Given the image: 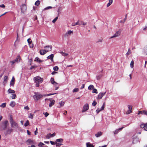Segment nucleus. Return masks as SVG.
I'll return each instance as SVG.
<instances>
[{
	"label": "nucleus",
	"mask_w": 147,
	"mask_h": 147,
	"mask_svg": "<svg viewBox=\"0 0 147 147\" xmlns=\"http://www.w3.org/2000/svg\"><path fill=\"white\" fill-rule=\"evenodd\" d=\"M9 120L10 124L11 127L12 128L18 129L19 127V125L13 120V119L11 115L9 117Z\"/></svg>",
	"instance_id": "1"
},
{
	"label": "nucleus",
	"mask_w": 147,
	"mask_h": 147,
	"mask_svg": "<svg viewBox=\"0 0 147 147\" xmlns=\"http://www.w3.org/2000/svg\"><path fill=\"white\" fill-rule=\"evenodd\" d=\"M33 80L34 82L36 83L35 86L36 87H39V84L42 82L43 80L40 77L37 76L33 78Z\"/></svg>",
	"instance_id": "2"
},
{
	"label": "nucleus",
	"mask_w": 147,
	"mask_h": 147,
	"mask_svg": "<svg viewBox=\"0 0 147 147\" xmlns=\"http://www.w3.org/2000/svg\"><path fill=\"white\" fill-rule=\"evenodd\" d=\"M49 48V49H48V50H41L40 51V53L41 55H43L46 53L47 52L51 51L52 50V46L51 45H48L45 47V48Z\"/></svg>",
	"instance_id": "3"
},
{
	"label": "nucleus",
	"mask_w": 147,
	"mask_h": 147,
	"mask_svg": "<svg viewBox=\"0 0 147 147\" xmlns=\"http://www.w3.org/2000/svg\"><path fill=\"white\" fill-rule=\"evenodd\" d=\"M34 95L33 96V98L34 100H38L43 96H44V94L42 95L38 92H34Z\"/></svg>",
	"instance_id": "4"
},
{
	"label": "nucleus",
	"mask_w": 147,
	"mask_h": 147,
	"mask_svg": "<svg viewBox=\"0 0 147 147\" xmlns=\"http://www.w3.org/2000/svg\"><path fill=\"white\" fill-rule=\"evenodd\" d=\"M8 123V121L7 120H5L2 122V125L0 128L1 131L5 130L7 128V125Z\"/></svg>",
	"instance_id": "5"
},
{
	"label": "nucleus",
	"mask_w": 147,
	"mask_h": 147,
	"mask_svg": "<svg viewBox=\"0 0 147 147\" xmlns=\"http://www.w3.org/2000/svg\"><path fill=\"white\" fill-rule=\"evenodd\" d=\"M89 105L88 103H86L83 106V108L82 110V113L84 112L87 110L89 109Z\"/></svg>",
	"instance_id": "6"
},
{
	"label": "nucleus",
	"mask_w": 147,
	"mask_h": 147,
	"mask_svg": "<svg viewBox=\"0 0 147 147\" xmlns=\"http://www.w3.org/2000/svg\"><path fill=\"white\" fill-rule=\"evenodd\" d=\"M13 129L12 128L8 127L6 130L5 135L10 134L13 131Z\"/></svg>",
	"instance_id": "7"
},
{
	"label": "nucleus",
	"mask_w": 147,
	"mask_h": 147,
	"mask_svg": "<svg viewBox=\"0 0 147 147\" xmlns=\"http://www.w3.org/2000/svg\"><path fill=\"white\" fill-rule=\"evenodd\" d=\"M141 128L143 129L144 130L147 131V123H142L140 125Z\"/></svg>",
	"instance_id": "8"
},
{
	"label": "nucleus",
	"mask_w": 147,
	"mask_h": 147,
	"mask_svg": "<svg viewBox=\"0 0 147 147\" xmlns=\"http://www.w3.org/2000/svg\"><path fill=\"white\" fill-rule=\"evenodd\" d=\"M27 7L26 5L25 4H22L21 6V12L24 13L25 10H26Z\"/></svg>",
	"instance_id": "9"
},
{
	"label": "nucleus",
	"mask_w": 147,
	"mask_h": 147,
	"mask_svg": "<svg viewBox=\"0 0 147 147\" xmlns=\"http://www.w3.org/2000/svg\"><path fill=\"white\" fill-rule=\"evenodd\" d=\"M106 93V92H100L98 95V97L96 98L97 99H100L102 98V97L105 95Z\"/></svg>",
	"instance_id": "10"
},
{
	"label": "nucleus",
	"mask_w": 147,
	"mask_h": 147,
	"mask_svg": "<svg viewBox=\"0 0 147 147\" xmlns=\"http://www.w3.org/2000/svg\"><path fill=\"white\" fill-rule=\"evenodd\" d=\"M48 100L51 102L49 104V107L51 108L55 104V101L53 99L52 100L51 98H49Z\"/></svg>",
	"instance_id": "11"
},
{
	"label": "nucleus",
	"mask_w": 147,
	"mask_h": 147,
	"mask_svg": "<svg viewBox=\"0 0 147 147\" xmlns=\"http://www.w3.org/2000/svg\"><path fill=\"white\" fill-rule=\"evenodd\" d=\"M55 135V133L54 132L52 134L49 133L46 136V138L47 139H49L51 137H53Z\"/></svg>",
	"instance_id": "12"
},
{
	"label": "nucleus",
	"mask_w": 147,
	"mask_h": 147,
	"mask_svg": "<svg viewBox=\"0 0 147 147\" xmlns=\"http://www.w3.org/2000/svg\"><path fill=\"white\" fill-rule=\"evenodd\" d=\"M120 32L119 31H117L116 32V33L112 36L110 38H113L116 37L118 36L119 35H120Z\"/></svg>",
	"instance_id": "13"
},
{
	"label": "nucleus",
	"mask_w": 147,
	"mask_h": 147,
	"mask_svg": "<svg viewBox=\"0 0 147 147\" xmlns=\"http://www.w3.org/2000/svg\"><path fill=\"white\" fill-rule=\"evenodd\" d=\"M139 141V139L138 138L136 137H134L133 138V143L135 144L136 143Z\"/></svg>",
	"instance_id": "14"
},
{
	"label": "nucleus",
	"mask_w": 147,
	"mask_h": 147,
	"mask_svg": "<svg viewBox=\"0 0 147 147\" xmlns=\"http://www.w3.org/2000/svg\"><path fill=\"white\" fill-rule=\"evenodd\" d=\"M138 114H143L145 115H147V111L146 110H144L142 111H138Z\"/></svg>",
	"instance_id": "15"
},
{
	"label": "nucleus",
	"mask_w": 147,
	"mask_h": 147,
	"mask_svg": "<svg viewBox=\"0 0 147 147\" xmlns=\"http://www.w3.org/2000/svg\"><path fill=\"white\" fill-rule=\"evenodd\" d=\"M50 81L51 82V83L55 86H56L57 84V83L56 82L54 81V78H51L50 80Z\"/></svg>",
	"instance_id": "16"
},
{
	"label": "nucleus",
	"mask_w": 147,
	"mask_h": 147,
	"mask_svg": "<svg viewBox=\"0 0 147 147\" xmlns=\"http://www.w3.org/2000/svg\"><path fill=\"white\" fill-rule=\"evenodd\" d=\"M34 61H36L37 62L40 63L43 62V60H40L38 57H36Z\"/></svg>",
	"instance_id": "17"
},
{
	"label": "nucleus",
	"mask_w": 147,
	"mask_h": 147,
	"mask_svg": "<svg viewBox=\"0 0 147 147\" xmlns=\"http://www.w3.org/2000/svg\"><path fill=\"white\" fill-rule=\"evenodd\" d=\"M26 142L28 145H30L31 144L33 143V141L32 140L28 139L27 140Z\"/></svg>",
	"instance_id": "18"
},
{
	"label": "nucleus",
	"mask_w": 147,
	"mask_h": 147,
	"mask_svg": "<svg viewBox=\"0 0 147 147\" xmlns=\"http://www.w3.org/2000/svg\"><path fill=\"white\" fill-rule=\"evenodd\" d=\"M7 92L9 94H13L15 93V92L14 90H12L10 88L8 89Z\"/></svg>",
	"instance_id": "19"
},
{
	"label": "nucleus",
	"mask_w": 147,
	"mask_h": 147,
	"mask_svg": "<svg viewBox=\"0 0 147 147\" xmlns=\"http://www.w3.org/2000/svg\"><path fill=\"white\" fill-rule=\"evenodd\" d=\"M86 147H94V146L90 142H87L86 143Z\"/></svg>",
	"instance_id": "20"
},
{
	"label": "nucleus",
	"mask_w": 147,
	"mask_h": 147,
	"mask_svg": "<svg viewBox=\"0 0 147 147\" xmlns=\"http://www.w3.org/2000/svg\"><path fill=\"white\" fill-rule=\"evenodd\" d=\"M102 134V132L101 131L98 132L97 134H96L95 136L96 137H100Z\"/></svg>",
	"instance_id": "21"
},
{
	"label": "nucleus",
	"mask_w": 147,
	"mask_h": 147,
	"mask_svg": "<svg viewBox=\"0 0 147 147\" xmlns=\"http://www.w3.org/2000/svg\"><path fill=\"white\" fill-rule=\"evenodd\" d=\"M16 105V102L14 101H11L10 104V105L12 107H14Z\"/></svg>",
	"instance_id": "22"
},
{
	"label": "nucleus",
	"mask_w": 147,
	"mask_h": 147,
	"mask_svg": "<svg viewBox=\"0 0 147 147\" xmlns=\"http://www.w3.org/2000/svg\"><path fill=\"white\" fill-rule=\"evenodd\" d=\"M127 15L126 14L125 15V17L124 19V20L123 21L120 20L119 21V23H124L125 22V21H126V20H127Z\"/></svg>",
	"instance_id": "23"
},
{
	"label": "nucleus",
	"mask_w": 147,
	"mask_h": 147,
	"mask_svg": "<svg viewBox=\"0 0 147 147\" xmlns=\"http://www.w3.org/2000/svg\"><path fill=\"white\" fill-rule=\"evenodd\" d=\"M72 26H74L77 25L80 26L81 24L79 23L78 21L76 23H73L72 24Z\"/></svg>",
	"instance_id": "24"
},
{
	"label": "nucleus",
	"mask_w": 147,
	"mask_h": 147,
	"mask_svg": "<svg viewBox=\"0 0 147 147\" xmlns=\"http://www.w3.org/2000/svg\"><path fill=\"white\" fill-rule=\"evenodd\" d=\"M54 57V54H51L50 55L48 56L47 58L48 59H51V58H53Z\"/></svg>",
	"instance_id": "25"
},
{
	"label": "nucleus",
	"mask_w": 147,
	"mask_h": 147,
	"mask_svg": "<svg viewBox=\"0 0 147 147\" xmlns=\"http://www.w3.org/2000/svg\"><path fill=\"white\" fill-rule=\"evenodd\" d=\"M94 88V86L92 85H89L88 88V89L89 90H91Z\"/></svg>",
	"instance_id": "26"
},
{
	"label": "nucleus",
	"mask_w": 147,
	"mask_h": 147,
	"mask_svg": "<svg viewBox=\"0 0 147 147\" xmlns=\"http://www.w3.org/2000/svg\"><path fill=\"white\" fill-rule=\"evenodd\" d=\"M105 102H104L103 103V105L101 107L100 109V111H102L104 109V108H105Z\"/></svg>",
	"instance_id": "27"
},
{
	"label": "nucleus",
	"mask_w": 147,
	"mask_h": 147,
	"mask_svg": "<svg viewBox=\"0 0 147 147\" xmlns=\"http://www.w3.org/2000/svg\"><path fill=\"white\" fill-rule=\"evenodd\" d=\"M20 56L19 55L15 59V61L16 62H18L20 61Z\"/></svg>",
	"instance_id": "28"
},
{
	"label": "nucleus",
	"mask_w": 147,
	"mask_h": 147,
	"mask_svg": "<svg viewBox=\"0 0 147 147\" xmlns=\"http://www.w3.org/2000/svg\"><path fill=\"white\" fill-rule=\"evenodd\" d=\"M113 0H109V3L107 4V7H109L113 3Z\"/></svg>",
	"instance_id": "29"
},
{
	"label": "nucleus",
	"mask_w": 147,
	"mask_h": 147,
	"mask_svg": "<svg viewBox=\"0 0 147 147\" xmlns=\"http://www.w3.org/2000/svg\"><path fill=\"white\" fill-rule=\"evenodd\" d=\"M144 53L147 55V45L145 46L144 47Z\"/></svg>",
	"instance_id": "30"
},
{
	"label": "nucleus",
	"mask_w": 147,
	"mask_h": 147,
	"mask_svg": "<svg viewBox=\"0 0 147 147\" xmlns=\"http://www.w3.org/2000/svg\"><path fill=\"white\" fill-rule=\"evenodd\" d=\"M60 53L63 56H67L68 55V54L67 53H65L63 51L60 52Z\"/></svg>",
	"instance_id": "31"
},
{
	"label": "nucleus",
	"mask_w": 147,
	"mask_h": 147,
	"mask_svg": "<svg viewBox=\"0 0 147 147\" xmlns=\"http://www.w3.org/2000/svg\"><path fill=\"white\" fill-rule=\"evenodd\" d=\"M63 141V139L62 138H59L57 139L56 140V142H61Z\"/></svg>",
	"instance_id": "32"
},
{
	"label": "nucleus",
	"mask_w": 147,
	"mask_h": 147,
	"mask_svg": "<svg viewBox=\"0 0 147 147\" xmlns=\"http://www.w3.org/2000/svg\"><path fill=\"white\" fill-rule=\"evenodd\" d=\"M40 1L39 0H37L35 3V5L36 6H38L40 3Z\"/></svg>",
	"instance_id": "33"
},
{
	"label": "nucleus",
	"mask_w": 147,
	"mask_h": 147,
	"mask_svg": "<svg viewBox=\"0 0 147 147\" xmlns=\"http://www.w3.org/2000/svg\"><path fill=\"white\" fill-rule=\"evenodd\" d=\"M29 121L28 120H27L26 122L24 124V126L26 127L29 125Z\"/></svg>",
	"instance_id": "34"
},
{
	"label": "nucleus",
	"mask_w": 147,
	"mask_h": 147,
	"mask_svg": "<svg viewBox=\"0 0 147 147\" xmlns=\"http://www.w3.org/2000/svg\"><path fill=\"white\" fill-rule=\"evenodd\" d=\"M57 93H50L49 94H44V96H49L52 95L54 94H57Z\"/></svg>",
	"instance_id": "35"
},
{
	"label": "nucleus",
	"mask_w": 147,
	"mask_h": 147,
	"mask_svg": "<svg viewBox=\"0 0 147 147\" xmlns=\"http://www.w3.org/2000/svg\"><path fill=\"white\" fill-rule=\"evenodd\" d=\"M134 61L133 60H132L130 63V67L131 68H133L134 66Z\"/></svg>",
	"instance_id": "36"
},
{
	"label": "nucleus",
	"mask_w": 147,
	"mask_h": 147,
	"mask_svg": "<svg viewBox=\"0 0 147 147\" xmlns=\"http://www.w3.org/2000/svg\"><path fill=\"white\" fill-rule=\"evenodd\" d=\"M92 93H96L97 94L98 93L97 90L95 88H94L93 89V90L92 91Z\"/></svg>",
	"instance_id": "37"
},
{
	"label": "nucleus",
	"mask_w": 147,
	"mask_h": 147,
	"mask_svg": "<svg viewBox=\"0 0 147 147\" xmlns=\"http://www.w3.org/2000/svg\"><path fill=\"white\" fill-rule=\"evenodd\" d=\"M6 102L3 103L0 106V107L2 108H4L6 106Z\"/></svg>",
	"instance_id": "38"
},
{
	"label": "nucleus",
	"mask_w": 147,
	"mask_h": 147,
	"mask_svg": "<svg viewBox=\"0 0 147 147\" xmlns=\"http://www.w3.org/2000/svg\"><path fill=\"white\" fill-rule=\"evenodd\" d=\"M53 70L55 71H57L59 69V67L57 66H55L53 67Z\"/></svg>",
	"instance_id": "39"
},
{
	"label": "nucleus",
	"mask_w": 147,
	"mask_h": 147,
	"mask_svg": "<svg viewBox=\"0 0 147 147\" xmlns=\"http://www.w3.org/2000/svg\"><path fill=\"white\" fill-rule=\"evenodd\" d=\"M52 8V7L51 6H48V7H45V8L43 10H47V9H51Z\"/></svg>",
	"instance_id": "40"
},
{
	"label": "nucleus",
	"mask_w": 147,
	"mask_h": 147,
	"mask_svg": "<svg viewBox=\"0 0 147 147\" xmlns=\"http://www.w3.org/2000/svg\"><path fill=\"white\" fill-rule=\"evenodd\" d=\"M12 95L11 98L12 99H15L16 98V96L15 94H12Z\"/></svg>",
	"instance_id": "41"
},
{
	"label": "nucleus",
	"mask_w": 147,
	"mask_h": 147,
	"mask_svg": "<svg viewBox=\"0 0 147 147\" xmlns=\"http://www.w3.org/2000/svg\"><path fill=\"white\" fill-rule=\"evenodd\" d=\"M97 104V102L95 100H94L93 102L92 103V106H95Z\"/></svg>",
	"instance_id": "42"
},
{
	"label": "nucleus",
	"mask_w": 147,
	"mask_h": 147,
	"mask_svg": "<svg viewBox=\"0 0 147 147\" xmlns=\"http://www.w3.org/2000/svg\"><path fill=\"white\" fill-rule=\"evenodd\" d=\"M58 19V17L57 16L52 21V22L53 23H54L56 21H57V20Z\"/></svg>",
	"instance_id": "43"
},
{
	"label": "nucleus",
	"mask_w": 147,
	"mask_h": 147,
	"mask_svg": "<svg viewBox=\"0 0 147 147\" xmlns=\"http://www.w3.org/2000/svg\"><path fill=\"white\" fill-rule=\"evenodd\" d=\"M79 89L78 88H75L73 89V92H75L78 91Z\"/></svg>",
	"instance_id": "44"
},
{
	"label": "nucleus",
	"mask_w": 147,
	"mask_h": 147,
	"mask_svg": "<svg viewBox=\"0 0 147 147\" xmlns=\"http://www.w3.org/2000/svg\"><path fill=\"white\" fill-rule=\"evenodd\" d=\"M27 42L28 43V44H30V43H32V41L31 39L29 38L27 40Z\"/></svg>",
	"instance_id": "45"
},
{
	"label": "nucleus",
	"mask_w": 147,
	"mask_h": 147,
	"mask_svg": "<svg viewBox=\"0 0 147 147\" xmlns=\"http://www.w3.org/2000/svg\"><path fill=\"white\" fill-rule=\"evenodd\" d=\"M55 144L56 147H60L61 145V144L57 143V142H56Z\"/></svg>",
	"instance_id": "46"
},
{
	"label": "nucleus",
	"mask_w": 147,
	"mask_h": 147,
	"mask_svg": "<svg viewBox=\"0 0 147 147\" xmlns=\"http://www.w3.org/2000/svg\"><path fill=\"white\" fill-rule=\"evenodd\" d=\"M37 66L36 65H34L31 66L30 68V70H31L33 69H34L36 67H37Z\"/></svg>",
	"instance_id": "47"
},
{
	"label": "nucleus",
	"mask_w": 147,
	"mask_h": 147,
	"mask_svg": "<svg viewBox=\"0 0 147 147\" xmlns=\"http://www.w3.org/2000/svg\"><path fill=\"white\" fill-rule=\"evenodd\" d=\"M59 104L60 105L61 107H62L63 106L64 104V102L61 101L59 102Z\"/></svg>",
	"instance_id": "48"
},
{
	"label": "nucleus",
	"mask_w": 147,
	"mask_h": 147,
	"mask_svg": "<svg viewBox=\"0 0 147 147\" xmlns=\"http://www.w3.org/2000/svg\"><path fill=\"white\" fill-rule=\"evenodd\" d=\"M102 77L101 75H99L96 76V78L97 80H99Z\"/></svg>",
	"instance_id": "49"
},
{
	"label": "nucleus",
	"mask_w": 147,
	"mask_h": 147,
	"mask_svg": "<svg viewBox=\"0 0 147 147\" xmlns=\"http://www.w3.org/2000/svg\"><path fill=\"white\" fill-rule=\"evenodd\" d=\"M131 53V52L130 51V49H129L128 50L127 52V53L126 54V56H127V55H129L130 54V53Z\"/></svg>",
	"instance_id": "50"
},
{
	"label": "nucleus",
	"mask_w": 147,
	"mask_h": 147,
	"mask_svg": "<svg viewBox=\"0 0 147 147\" xmlns=\"http://www.w3.org/2000/svg\"><path fill=\"white\" fill-rule=\"evenodd\" d=\"M29 45L30 48H32L34 47L33 44L32 43H30V44H29Z\"/></svg>",
	"instance_id": "51"
},
{
	"label": "nucleus",
	"mask_w": 147,
	"mask_h": 147,
	"mask_svg": "<svg viewBox=\"0 0 147 147\" xmlns=\"http://www.w3.org/2000/svg\"><path fill=\"white\" fill-rule=\"evenodd\" d=\"M8 77L7 76H5L4 78V81L6 82L7 81Z\"/></svg>",
	"instance_id": "52"
},
{
	"label": "nucleus",
	"mask_w": 147,
	"mask_h": 147,
	"mask_svg": "<svg viewBox=\"0 0 147 147\" xmlns=\"http://www.w3.org/2000/svg\"><path fill=\"white\" fill-rule=\"evenodd\" d=\"M100 111V109H99L98 108L96 110V112L97 113V114H98L99 113Z\"/></svg>",
	"instance_id": "53"
},
{
	"label": "nucleus",
	"mask_w": 147,
	"mask_h": 147,
	"mask_svg": "<svg viewBox=\"0 0 147 147\" xmlns=\"http://www.w3.org/2000/svg\"><path fill=\"white\" fill-rule=\"evenodd\" d=\"M34 115L30 113V116L29 117L31 119H32L33 118V116Z\"/></svg>",
	"instance_id": "54"
},
{
	"label": "nucleus",
	"mask_w": 147,
	"mask_h": 147,
	"mask_svg": "<svg viewBox=\"0 0 147 147\" xmlns=\"http://www.w3.org/2000/svg\"><path fill=\"white\" fill-rule=\"evenodd\" d=\"M14 84H15V82L14 81H13V82H10V86H13Z\"/></svg>",
	"instance_id": "55"
},
{
	"label": "nucleus",
	"mask_w": 147,
	"mask_h": 147,
	"mask_svg": "<svg viewBox=\"0 0 147 147\" xmlns=\"http://www.w3.org/2000/svg\"><path fill=\"white\" fill-rule=\"evenodd\" d=\"M43 113L45 115V117H47L49 115V113L47 112H46L45 113Z\"/></svg>",
	"instance_id": "56"
},
{
	"label": "nucleus",
	"mask_w": 147,
	"mask_h": 147,
	"mask_svg": "<svg viewBox=\"0 0 147 147\" xmlns=\"http://www.w3.org/2000/svg\"><path fill=\"white\" fill-rule=\"evenodd\" d=\"M80 24H81V25L82 24L83 25H85L87 24V23L86 22L85 23L83 21H81V23H80Z\"/></svg>",
	"instance_id": "57"
},
{
	"label": "nucleus",
	"mask_w": 147,
	"mask_h": 147,
	"mask_svg": "<svg viewBox=\"0 0 147 147\" xmlns=\"http://www.w3.org/2000/svg\"><path fill=\"white\" fill-rule=\"evenodd\" d=\"M128 107L129 109V110H131L132 109V106L129 105H128Z\"/></svg>",
	"instance_id": "58"
},
{
	"label": "nucleus",
	"mask_w": 147,
	"mask_h": 147,
	"mask_svg": "<svg viewBox=\"0 0 147 147\" xmlns=\"http://www.w3.org/2000/svg\"><path fill=\"white\" fill-rule=\"evenodd\" d=\"M50 142L51 144L52 145H55L56 143V142H55L51 141H50Z\"/></svg>",
	"instance_id": "59"
},
{
	"label": "nucleus",
	"mask_w": 147,
	"mask_h": 147,
	"mask_svg": "<svg viewBox=\"0 0 147 147\" xmlns=\"http://www.w3.org/2000/svg\"><path fill=\"white\" fill-rule=\"evenodd\" d=\"M119 132V131L117 129H116L114 131V133L115 134H117Z\"/></svg>",
	"instance_id": "60"
},
{
	"label": "nucleus",
	"mask_w": 147,
	"mask_h": 147,
	"mask_svg": "<svg viewBox=\"0 0 147 147\" xmlns=\"http://www.w3.org/2000/svg\"><path fill=\"white\" fill-rule=\"evenodd\" d=\"M32 59H30L29 60L28 62L29 63H30V65H31V64H32L31 63H32Z\"/></svg>",
	"instance_id": "61"
},
{
	"label": "nucleus",
	"mask_w": 147,
	"mask_h": 147,
	"mask_svg": "<svg viewBox=\"0 0 147 147\" xmlns=\"http://www.w3.org/2000/svg\"><path fill=\"white\" fill-rule=\"evenodd\" d=\"M73 32V31L69 30L68 31L67 33L69 34H70L72 33Z\"/></svg>",
	"instance_id": "62"
},
{
	"label": "nucleus",
	"mask_w": 147,
	"mask_h": 147,
	"mask_svg": "<svg viewBox=\"0 0 147 147\" xmlns=\"http://www.w3.org/2000/svg\"><path fill=\"white\" fill-rule=\"evenodd\" d=\"M24 109H26L27 110H29V109L30 108H29V107H28V106H26L24 107Z\"/></svg>",
	"instance_id": "63"
},
{
	"label": "nucleus",
	"mask_w": 147,
	"mask_h": 147,
	"mask_svg": "<svg viewBox=\"0 0 147 147\" xmlns=\"http://www.w3.org/2000/svg\"><path fill=\"white\" fill-rule=\"evenodd\" d=\"M124 128V127H120L117 129L119 131H121L123 128Z\"/></svg>",
	"instance_id": "64"
}]
</instances>
